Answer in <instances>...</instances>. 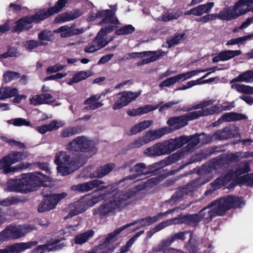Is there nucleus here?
Here are the masks:
<instances>
[{"label": "nucleus", "mask_w": 253, "mask_h": 253, "mask_svg": "<svg viewBox=\"0 0 253 253\" xmlns=\"http://www.w3.org/2000/svg\"><path fill=\"white\" fill-rule=\"evenodd\" d=\"M51 178L40 172L22 175L20 178L8 181L6 190L27 193L35 190L37 186L45 182L50 181Z\"/></svg>", "instance_id": "f257e3e1"}, {"label": "nucleus", "mask_w": 253, "mask_h": 253, "mask_svg": "<svg viewBox=\"0 0 253 253\" xmlns=\"http://www.w3.org/2000/svg\"><path fill=\"white\" fill-rule=\"evenodd\" d=\"M134 195L135 192L133 190L117 192L95 209L93 213L103 216L121 211L131 203Z\"/></svg>", "instance_id": "f03ea898"}, {"label": "nucleus", "mask_w": 253, "mask_h": 253, "mask_svg": "<svg viewBox=\"0 0 253 253\" xmlns=\"http://www.w3.org/2000/svg\"><path fill=\"white\" fill-rule=\"evenodd\" d=\"M114 189L113 186L111 185L106 187L102 186L96 194L91 196L84 197L79 201L70 205V212L64 218H70L84 211L88 208L93 206L98 202L107 198L111 192L114 191Z\"/></svg>", "instance_id": "7ed1b4c3"}, {"label": "nucleus", "mask_w": 253, "mask_h": 253, "mask_svg": "<svg viewBox=\"0 0 253 253\" xmlns=\"http://www.w3.org/2000/svg\"><path fill=\"white\" fill-rule=\"evenodd\" d=\"M245 204V202L242 197L231 195L220 198L213 201L207 206V209L215 207L208 211L207 223L211 221L216 216L224 215L227 211L232 209L242 208Z\"/></svg>", "instance_id": "20e7f679"}, {"label": "nucleus", "mask_w": 253, "mask_h": 253, "mask_svg": "<svg viewBox=\"0 0 253 253\" xmlns=\"http://www.w3.org/2000/svg\"><path fill=\"white\" fill-rule=\"evenodd\" d=\"M66 149L70 151L81 152L82 153L77 157L81 160V164H84L88 158L97 152L93 142L84 136L76 137L67 144Z\"/></svg>", "instance_id": "39448f33"}, {"label": "nucleus", "mask_w": 253, "mask_h": 253, "mask_svg": "<svg viewBox=\"0 0 253 253\" xmlns=\"http://www.w3.org/2000/svg\"><path fill=\"white\" fill-rule=\"evenodd\" d=\"M206 108V102L203 101L194 106L193 108L198 110L189 112L186 114L170 118L167 122L168 127L170 129V132L179 129L188 124V121L197 119L204 115Z\"/></svg>", "instance_id": "423d86ee"}, {"label": "nucleus", "mask_w": 253, "mask_h": 253, "mask_svg": "<svg viewBox=\"0 0 253 253\" xmlns=\"http://www.w3.org/2000/svg\"><path fill=\"white\" fill-rule=\"evenodd\" d=\"M54 163L58 166V173L62 175L71 173L84 164H81V160L79 158L74 159L70 154L66 152L57 153L55 156Z\"/></svg>", "instance_id": "0eeeda50"}, {"label": "nucleus", "mask_w": 253, "mask_h": 253, "mask_svg": "<svg viewBox=\"0 0 253 253\" xmlns=\"http://www.w3.org/2000/svg\"><path fill=\"white\" fill-rule=\"evenodd\" d=\"M116 29L115 26H106L99 31L95 39L85 47L84 51L87 53H92L105 46L109 42L112 41L113 37H104Z\"/></svg>", "instance_id": "6e6552de"}, {"label": "nucleus", "mask_w": 253, "mask_h": 253, "mask_svg": "<svg viewBox=\"0 0 253 253\" xmlns=\"http://www.w3.org/2000/svg\"><path fill=\"white\" fill-rule=\"evenodd\" d=\"M111 8L110 10H100L95 13H90L87 19V20L92 21L97 18L102 19L101 21L99 23L100 25L106 24L108 25L107 26H115L117 28V25L120 24V22L115 16L117 6L115 5Z\"/></svg>", "instance_id": "1a4fd4ad"}, {"label": "nucleus", "mask_w": 253, "mask_h": 253, "mask_svg": "<svg viewBox=\"0 0 253 253\" xmlns=\"http://www.w3.org/2000/svg\"><path fill=\"white\" fill-rule=\"evenodd\" d=\"M171 211H169L164 213H160L153 217H147L145 218L141 219L139 221H136L133 223L127 224L117 229L114 231L113 233L109 234V236L106 238L105 242H104V246H107V245L115 241V236L118 235L121 232L126 228L137 223H138L139 225L138 227H140V226L150 225V224L157 221L162 216L166 215L167 213H169ZM101 246L103 247L104 246V245H101Z\"/></svg>", "instance_id": "9d476101"}, {"label": "nucleus", "mask_w": 253, "mask_h": 253, "mask_svg": "<svg viewBox=\"0 0 253 253\" xmlns=\"http://www.w3.org/2000/svg\"><path fill=\"white\" fill-rule=\"evenodd\" d=\"M165 54L164 52L157 51H143L141 52H132L126 54L122 60H129L136 58H144L138 63L139 66L154 62Z\"/></svg>", "instance_id": "9b49d317"}, {"label": "nucleus", "mask_w": 253, "mask_h": 253, "mask_svg": "<svg viewBox=\"0 0 253 253\" xmlns=\"http://www.w3.org/2000/svg\"><path fill=\"white\" fill-rule=\"evenodd\" d=\"M45 19L41 9L36 11L35 14L30 16H27L19 20L16 23L14 31L16 32H21L24 30H28L31 28L33 22H38Z\"/></svg>", "instance_id": "f8f14e48"}, {"label": "nucleus", "mask_w": 253, "mask_h": 253, "mask_svg": "<svg viewBox=\"0 0 253 253\" xmlns=\"http://www.w3.org/2000/svg\"><path fill=\"white\" fill-rule=\"evenodd\" d=\"M253 3V0H238L233 6H231L227 7V11L226 12L227 14V16L225 17V18L228 21L232 20L233 19H236L238 17L243 15L248 12L251 11V8H246L245 9H240L238 12L237 11L238 9L245 5H249L250 4Z\"/></svg>", "instance_id": "ddd939ff"}, {"label": "nucleus", "mask_w": 253, "mask_h": 253, "mask_svg": "<svg viewBox=\"0 0 253 253\" xmlns=\"http://www.w3.org/2000/svg\"><path fill=\"white\" fill-rule=\"evenodd\" d=\"M141 92L131 91H124L117 94L114 97V103L113 109L117 110L127 105L130 102L135 100L140 95Z\"/></svg>", "instance_id": "4468645a"}, {"label": "nucleus", "mask_w": 253, "mask_h": 253, "mask_svg": "<svg viewBox=\"0 0 253 253\" xmlns=\"http://www.w3.org/2000/svg\"><path fill=\"white\" fill-rule=\"evenodd\" d=\"M67 196L66 192H62L45 197L42 203L39 206L38 211L42 212L53 209L57 203Z\"/></svg>", "instance_id": "2eb2a0df"}, {"label": "nucleus", "mask_w": 253, "mask_h": 253, "mask_svg": "<svg viewBox=\"0 0 253 253\" xmlns=\"http://www.w3.org/2000/svg\"><path fill=\"white\" fill-rule=\"evenodd\" d=\"M233 137L232 130L230 127L227 126L221 130H217L211 135H207V144L212 140H227Z\"/></svg>", "instance_id": "dca6fc26"}, {"label": "nucleus", "mask_w": 253, "mask_h": 253, "mask_svg": "<svg viewBox=\"0 0 253 253\" xmlns=\"http://www.w3.org/2000/svg\"><path fill=\"white\" fill-rule=\"evenodd\" d=\"M86 29L84 28H74L73 26L64 25L53 31L54 33H60L61 38H67L84 33Z\"/></svg>", "instance_id": "f3484780"}, {"label": "nucleus", "mask_w": 253, "mask_h": 253, "mask_svg": "<svg viewBox=\"0 0 253 253\" xmlns=\"http://www.w3.org/2000/svg\"><path fill=\"white\" fill-rule=\"evenodd\" d=\"M188 139L187 137L180 136L175 139H170L163 142L166 154H169L180 148L187 143Z\"/></svg>", "instance_id": "a211bd4d"}, {"label": "nucleus", "mask_w": 253, "mask_h": 253, "mask_svg": "<svg viewBox=\"0 0 253 253\" xmlns=\"http://www.w3.org/2000/svg\"><path fill=\"white\" fill-rule=\"evenodd\" d=\"M103 183V181L101 180L94 179L88 182L78 184L76 185H73L72 186L71 189L74 191L78 192H87L100 185Z\"/></svg>", "instance_id": "6ab92c4d"}, {"label": "nucleus", "mask_w": 253, "mask_h": 253, "mask_svg": "<svg viewBox=\"0 0 253 253\" xmlns=\"http://www.w3.org/2000/svg\"><path fill=\"white\" fill-rule=\"evenodd\" d=\"M60 242V240L56 239L46 244L39 246L37 248L35 249L32 253H43L46 251H52L60 250L66 246L63 243L58 244Z\"/></svg>", "instance_id": "aec40b11"}, {"label": "nucleus", "mask_w": 253, "mask_h": 253, "mask_svg": "<svg viewBox=\"0 0 253 253\" xmlns=\"http://www.w3.org/2000/svg\"><path fill=\"white\" fill-rule=\"evenodd\" d=\"M241 54L242 51L240 50H226L221 51L212 58V62L216 63L220 61H227L235 57L239 56Z\"/></svg>", "instance_id": "412c9836"}, {"label": "nucleus", "mask_w": 253, "mask_h": 253, "mask_svg": "<svg viewBox=\"0 0 253 253\" xmlns=\"http://www.w3.org/2000/svg\"><path fill=\"white\" fill-rule=\"evenodd\" d=\"M30 165V164L27 163H22L15 167H11L9 166L4 157L0 160V170L2 169L3 172L5 173L26 169L28 168Z\"/></svg>", "instance_id": "4be33fe9"}, {"label": "nucleus", "mask_w": 253, "mask_h": 253, "mask_svg": "<svg viewBox=\"0 0 253 253\" xmlns=\"http://www.w3.org/2000/svg\"><path fill=\"white\" fill-rule=\"evenodd\" d=\"M29 155L26 152L12 151L4 156L9 167L13 164L26 159Z\"/></svg>", "instance_id": "5701e85b"}, {"label": "nucleus", "mask_w": 253, "mask_h": 253, "mask_svg": "<svg viewBox=\"0 0 253 253\" xmlns=\"http://www.w3.org/2000/svg\"><path fill=\"white\" fill-rule=\"evenodd\" d=\"M68 0H58L54 6L48 9H41L43 15L46 19L51 15L60 12L65 6Z\"/></svg>", "instance_id": "b1692460"}, {"label": "nucleus", "mask_w": 253, "mask_h": 253, "mask_svg": "<svg viewBox=\"0 0 253 253\" xmlns=\"http://www.w3.org/2000/svg\"><path fill=\"white\" fill-rule=\"evenodd\" d=\"M82 14L79 10H76L73 12H65L58 15L54 20L55 23H62L69 21L79 17Z\"/></svg>", "instance_id": "393cba45"}, {"label": "nucleus", "mask_w": 253, "mask_h": 253, "mask_svg": "<svg viewBox=\"0 0 253 253\" xmlns=\"http://www.w3.org/2000/svg\"><path fill=\"white\" fill-rule=\"evenodd\" d=\"M181 222L180 219L177 217L163 221L148 232L147 238H151L155 233L162 230L164 228L171 225L173 224L178 223Z\"/></svg>", "instance_id": "a878e982"}, {"label": "nucleus", "mask_w": 253, "mask_h": 253, "mask_svg": "<svg viewBox=\"0 0 253 253\" xmlns=\"http://www.w3.org/2000/svg\"><path fill=\"white\" fill-rule=\"evenodd\" d=\"M64 125L65 123L62 121L54 120L48 125L37 127L36 130L41 134H44L47 131L57 129Z\"/></svg>", "instance_id": "bb28decb"}, {"label": "nucleus", "mask_w": 253, "mask_h": 253, "mask_svg": "<svg viewBox=\"0 0 253 253\" xmlns=\"http://www.w3.org/2000/svg\"><path fill=\"white\" fill-rule=\"evenodd\" d=\"M144 153L148 156H159L167 154L163 142L158 143L146 149Z\"/></svg>", "instance_id": "cd10ccee"}, {"label": "nucleus", "mask_w": 253, "mask_h": 253, "mask_svg": "<svg viewBox=\"0 0 253 253\" xmlns=\"http://www.w3.org/2000/svg\"><path fill=\"white\" fill-rule=\"evenodd\" d=\"M159 106L158 105L156 106L146 105L137 109L129 110L127 111V114L130 117L140 116L157 109Z\"/></svg>", "instance_id": "c85d7f7f"}, {"label": "nucleus", "mask_w": 253, "mask_h": 253, "mask_svg": "<svg viewBox=\"0 0 253 253\" xmlns=\"http://www.w3.org/2000/svg\"><path fill=\"white\" fill-rule=\"evenodd\" d=\"M52 100V97L48 93L34 95L30 100L31 104L34 105L50 103Z\"/></svg>", "instance_id": "c756f323"}, {"label": "nucleus", "mask_w": 253, "mask_h": 253, "mask_svg": "<svg viewBox=\"0 0 253 253\" xmlns=\"http://www.w3.org/2000/svg\"><path fill=\"white\" fill-rule=\"evenodd\" d=\"M12 228L13 234L17 236V237H14V239H18L34 229L33 226L29 225L12 226Z\"/></svg>", "instance_id": "7c9ffc66"}, {"label": "nucleus", "mask_w": 253, "mask_h": 253, "mask_svg": "<svg viewBox=\"0 0 253 253\" xmlns=\"http://www.w3.org/2000/svg\"><path fill=\"white\" fill-rule=\"evenodd\" d=\"M93 235L94 231L91 230L78 234L74 237V243L78 245H83L90 239Z\"/></svg>", "instance_id": "2f4dec72"}, {"label": "nucleus", "mask_w": 253, "mask_h": 253, "mask_svg": "<svg viewBox=\"0 0 253 253\" xmlns=\"http://www.w3.org/2000/svg\"><path fill=\"white\" fill-rule=\"evenodd\" d=\"M113 164H109L98 168L95 172L90 174L91 177L101 178L109 173L114 168Z\"/></svg>", "instance_id": "473e14b6"}, {"label": "nucleus", "mask_w": 253, "mask_h": 253, "mask_svg": "<svg viewBox=\"0 0 253 253\" xmlns=\"http://www.w3.org/2000/svg\"><path fill=\"white\" fill-rule=\"evenodd\" d=\"M146 166L143 163H139L134 166L133 168L131 169V172H133V174L129 177H126L124 179V181L128 179L133 180L136 178L138 176L145 174Z\"/></svg>", "instance_id": "72a5a7b5"}, {"label": "nucleus", "mask_w": 253, "mask_h": 253, "mask_svg": "<svg viewBox=\"0 0 253 253\" xmlns=\"http://www.w3.org/2000/svg\"><path fill=\"white\" fill-rule=\"evenodd\" d=\"M152 124L153 121L151 120L144 121L137 123L130 129L129 134L130 135H133L140 132L148 128L152 125Z\"/></svg>", "instance_id": "f704fd0d"}, {"label": "nucleus", "mask_w": 253, "mask_h": 253, "mask_svg": "<svg viewBox=\"0 0 253 253\" xmlns=\"http://www.w3.org/2000/svg\"><path fill=\"white\" fill-rule=\"evenodd\" d=\"M181 156V154L178 152L173 154L161 161L159 163L157 164V165H159L161 168L165 167L178 161Z\"/></svg>", "instance_id": "c9c22d12"}, {"label": "nucleus", "mask_w": 253, "mask_h": 253, "mask_svg": "<svg viewBox=\"0 0 253 253\" xmlns=\"http://www.w3.org/2000/svg\"><path fill=\"white\" fill-rule=\"evenodd\" d=\"M239 155L235 153H230L225 157H221L218 159L216 163L218 165L223 166L228 163L237 161L239 158Z\"/></svg>", "instance_id": "e433bc0d"}, {"label": "nucleus", "mask_w": 253, "mask_h": 253, "mask_svg": "<svg viewBox=\"0 0 253 253\" xmlns=\"http://www.w3.org/2000/svg\"><path fill=\"white\" fill-rule=\"evenodd\" d=\"M251 170L249 163L248 162H242L241 166L236 168L233 173L235 177H240L242 174L248 173Z\"/></svg>", "instance_id": "4c0bfd02"}, {"label": "nucleus", "mask_w": 253, "mask_h": 253, "mask_svg": "<svg viewBox=\"0 0 253 253\" xmlns=\"http://www.w3.org/2000/svg\"><path fill=\"white\" fill-rule=\"evenodd\" d=\"M14 237H17V236L13 234L12 226H9L0 233V242L15 239Z\"/></svg>", "instance_id": "58836bf2"}, {"label": "nucleus", "mask_w": 253, "mask_h": 253, "mask_svg": "<svg viewBox=\"0 0 253 253\" xmlns=\"http://www.w3.org/2000/svg\"><path fill=\"white\" fill-rule=\"evenodd\" d=\"M237 181L241 185L247 184L248 186L253 185V173H247L243 176L237 177Z\"/></svg>", "instance_id": "ea45409f"}, {"label": "nucleus", "mask_w": 253, "mask_h": 253, "mask_svg": "<svg viewBox=\"0 0 253 253\" xmlns=\"http://www.w3.org/2000/svg\"><path fill=\"white\" fill-rule=\"evenodd\" d=\"M185 33H181L176 34L173 37L168 40L169 46L170 47L176 45L184 40Z\"/></svg>", "instance_id": "a19ab883"}, {"label": "nucleus", "mask_w": 253, "mask_h": 253, "mask_svg": "<svg viewBox=\"0 0 253 253\" xmlns=\"http://www.w3.org/2000/svg\"><path fill=\"white\" fill-rule=\"evenodd\" d=\"M173 241V238L170 236L167 239L162 241L157 247L154 249V251L158 253H165L163 251L164 249L170 246Z\"/></svg>", "instance_id": "79ce46f5"}, {"label": "nucleus", "mask_w": 253, "mask_h": 253, "mask_svg": "<svg viewBox=\"0 0 253 253\" xmlns=\"http://www.w3.org/2000/svg\"><path fill=\"white\" fill-rule=\"evenodd\" d=\"M227 7L224 8L223 10H221L218 14H211L207 15V22L209 20H215L217 18L222 20L228 21L225 18L227 16L226 12Z\"/></svg>", "instance_id": "37998d69"}, {"label": "nucleus", "mask_w": 253, "mask_h": 253, "mask_svg": "<svg viewBox=\"0 0 253 253\" xmlns=\"http://www.w3.org/2000/svg\"><path fill=\"white\" fill-rule=\"evenodd\" d=\"M135 30V28L131 25H126L115 31V34L117 35H126L132 33Z\"/></svg>", "instance_id": "c03bdc74"}, {"label": "nucleus", "mask_w": 253, "mask_h": 253, "mask_svg": "<svg viewBox=\"0 0 253 253\" xmlns=\"http://www.w3.org/2000/svg\"><path fill=\"white\" fill-rule=\"evenodd\" d=\"M144 233L143 231H140L137 233L133 237H132L126 243V245L124 247L122 248L121 249V252L120 253H125L127 252L132 246V245L134 243L135 240L143 233Z\"/></svg>", "instance_id": "a18cd8bd"}, {"label": "nucleus", "mask_w": 253, "mask_h": 253, "mask_svg": "<svg viewBox=\"0 0 253 253\" xmlns=\"http://www.w3.org/2000/svg\"><path fill=\"white\" fill-rule=\"evenodd\" d=\"M7 122L8 124H12L16 126H30L31 124L29 121L21 118L9 120Z\"/></svg>", "instance_id": "49530a36"}, {"label": "nucleus", "mask_w": 253, "mask_h": 253, "mask_svg": "<svg viewBox=\"0 0 253 253\" xmlns=\"http://www.w3.org/2000/svg\"><path fill=\"white\" fill-rule=\"evenodd\" d=\"M185 137V136H184ZM188 138L187 142H188V145L186 146V150L190 151L192 148L196 146L200 142V139L199 136L193 135L190 136H186Z\"/></svg>", "instance_id": "de8ad7c7"}, {"label": "nucleus", "mask_w": 253, "mask_h": 253, "mask_svg": "<svg viewBox=\"0 0 253 253\" xmlns=\"http://www.w3.org/2000/svg\"><path fill=\"white\" fill-rule=\"evenodd\" d=\"M19 77V74L16 72L6 71L5 72L3 75V80L6 83L17 79Z\"/></svg>", "instance_id": "09e8293b"}, {"label": "nucleus", "mask_w": 253, "mask_h": 253, "mask_svg": "<svg viewBox=\"0 0 253 253\" xmlns=\"http://www.w3.org/2000/svg\"><path fill=\"white\" fill-rule=\"evenodd\" d=\"M155 139H159L163 135L170 133L169 128L165 126L163 128L158 129L157 130H151Z\"/></svg>", "instance_id": "8fccbe9b"}, {"label": "nucleus", "mask_w": 253, "mask_h": 253, "mask_svg": "<svg viewBox=\"0 0 253 253\" xmlns=\"http://www.w3.org/2000/svg\"><path fill=\"white\" fill-rule=\"evenodd\" d=\"M25 47L28 50H32L39 46L44 45L45 43L43 42H38L35 40L27 41L24 42Z\"/></svg>", "instance_id": "3c124183"}, {"label": "nucleus", "mask_w": 253, "mask_h": 253, "mask_svg": "<svg viewBox=\"0 0 253 253\" xmlns=\"http://www.w3.org/2000/svg\"><path fill=\"white\" fill-rule=\"evenodd\" d=\"M242 82H253V70H248L240 74Z\"/></svg>", "instance_id": "603ef678"}, {"label": "nucleus", "mask_w": 253, "mask_h": 253, "mask_svg": "<svg viewBox=\"0 0 253 253\" xmlns=\"http://www.w3.org/2000/svg\"><path fill=\"white\" fill-rule=\"evenodd\" d=\"M78 132V129L75 127H66L61 132L60 135L62 137L65 138L70 137Z\"/></svg>", "instance_id": "864d4df0"}, {"label": "nucleus", "mask_w": 253, "mask_h": 253, "mask_svg": "<svg viewBox=\"0 0 253 253\" xmlns=\"http://www.w3.org/2000/svg\"><path fill=\"white\" fill-rule=\"evenodd\" d=\"M91 72L89 71H80L75 74L73 77L75 78L77 83L85 79L88 77L91 76Z\"/></svg>", "instance_id": "5fc2aeb1"}, {"label": "nucleus", "mask_w": 253, "mask_h": 253, "mask_svg": "<svg viewBox=\"0 0 253 253\" xmlns=\"http://www.w3.org/2000/svg\"><path fill=\"white\" fill-rule=\"evenodd\" d=\"M181 15L180 12H175L171 13H166L162 17V20L164 21H168L178 18Z\"/></svg>", "instance_id": "6e6d98bb"}, {"label": "nucleus", "mask_w": 253, "mask_h": 253, "mask_svg": "<svg viewBox=\"0 0 253 253\" xmlns=\"http://www.w3.org/2000/svg\"><path fill=\"white\" fill-rule=\"evenodd\" d=\"M19 250L17 244L7 247L4 249L0 250V253H19Z\"/></svg>", "instance_id": "4d7b16f0"}, {"label": "nucleus", "mask_w": 253, "mask_h": 253, "mask_svg": "<svg viewBox=\"0 0 253 253\" xmlns=\"http://www.w3.org/2000/svg\"><path fill=\"white\" fill-rule=\"evenodd\" d=\"M65 65H61L60 64H57L53 66H50L48 67L46 71L47 74H51L54 73H56L59 71L63 70L65 67Z\"/></svg>", "instance_id": "13d9d810"}, {"label": "nucleus", "mask_w": 253, "mask_h": 253, "mask_svg": "<svg viewBox=\"0 0 253 253\" xmlns=\"http://www.w3.org/2000/svg\"><path fill=\"white\" fill-rule=\"evenodd\" d=\"M38 244L37 241H30L27 243H18V247L20 253L25 251L26 249H29L32 246H35Z\"/></svg>", "instance_id": "bf43d9fd"}, {"label": "nucleus", "mask_w": 253, "mask_h": 253, "mask_svg": "<svg viewBox=\"0 0 253 253\" xmlns=\"http://www.w3.org/2000/svg\"><path fill=\"white\" fill-rule=\"evenodd\" d=\"M3 88L5 93V98L13 97L18 93L17 89L14 87L9 86L3 87Z\"/></svg>", "instance_id": "052dcab7"}, {"label": "nucleus", "mask_w": 253, "mask_h": 253, "mask_svg": "<svg viewBox=\"0 0 253 253\" xmlns=\"http://www.w3.org/2000/svg\"><path fill=\"white\" fill-rule=\"evenodd\" d=\"M222 112V108L220 105H215L210 108H207V116L217 114Z\"/></svg>", "instance_id": "680f3d73"}, {"label": "nucleus", "mask_w": 253, "mask_h": 253, "mask_svg": "<svg viewBox=\"0 0 253 253\" xmlns=\"http://www.w3.org/2000/svg\"><path fill=\"white\" fill-rule=\"evenodd\" d=\"M39 39L41 41H51L53 39V35L50 31H44L39 35Z\"/></svg>", "instance_id": "e2e57ef3"}, {"label": "nucleus", "mask_w": 253, "mask_h": 253, "mask_svg": "<svg viewBox=\"0 0 253 253\" xmlns=\"http://www.w3.org/2000/svg\"><path fill=\"white\" fill-rule=\"evenodd\" d=\"M177 82L175 77L173 76L172 77L169 78L162 82L159 84L160 87H169L171 85H172Z\"/></svg>", "instance_id": "0e129e2a"}, {"label": "nucleus", "mask_w": 253, "mask_h": 253, "mask_svg": "<svg viewBox=\"0 0 253 253\" xmlns=\"http://www.w3.org/2000/svg\"><path fill=\"white\" fill-rule=\"evenodd\" d=\"M17 201V199L14 197H8L2 201H0V205L3 206H8L14 204Z\"/></svg>", "instance_id": "69168bd1"}, {"label": "nucleus", "mask_w": 253, "mask_h": 253, "mask_svg": "<svg viewBox=\"0 0 253 253\" xmlns=\"http://www.w3.org/2000/svg\"><path fill=\"white\" fill-rule=\"evenodd\" d=\"M192 186L191 185H188L186 187L183 188L182 189L177 191L176 193V196H179L180 197H183L184 194H188L189 193L191 192L193 189H191Z\"/></svg>", "instance_id": "338daca9"}, {"label": "nucleus", "mask_w": 253, "mask_h": 253, "mask_svg": "<svg viewBox=\"0 0 253 253\" xmlns=\"http://www.w3.org/2000/svg\"><path fill=\"white\" fill-rule=\"evenodd\" d=\"M194 15L199 16L203 14L206 12V5L202 4L193 8Z\"/></svg>", "instance_id": "774afa93"}]
</instances>
